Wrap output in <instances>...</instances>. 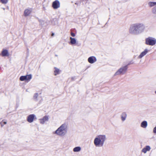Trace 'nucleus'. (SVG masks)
<instances>
[{
	"mask_svg": "<svg viewBox=\"0 0 156 156\" xmlns=\"http://www.w3.org/2000/svg\"><path fill=\"white\" fill-rule=\"evenodd\" d=\"M70 43L73 45L75 44L76 43V40L75 38L70 37Z\"/></svg>",
	"mask_w": 156,
	"mask_h": 156,
	"instance_id": "16",
	"label": "nucleus"
},
{
	"mask_svg": "<svg viewBox=\"0 0 156 156\" xmlns=\"http://www.w3.org/2000/svg\"><path fill=\"white\" fill-rule=\"evenodd\" d=\"M25 76L26 80L30 81V80L32 79V75L31 74H30L29 75H27Z\"/></svg>",
	"mask_w": 156,
	"mask_h": 156,
	"instance_id": "17",
	"label": "nucleus"
},
{
	"mask_svg": "<svg viewBox=\"0 0 156 156\" xmlns=\"http://www.w3.org/2000/svg\"><path fill=\"white\" fill-rule=\"evenodd\" d=\"M81 148L80 147H76L73 149V151L74 152H78L81 150Z\"/></svg>",
	"mask_w": 156,
	"mask_h": 156,
	"instance_id": "18",
	"label": "nucleus"
},
{
	"mask_svg": "<svg viewBox=\"0 0 156 156\" xmlns=\"http://www.w3.org/2000/svg\"><path fill=\"white\" fill-rule=\"evenodd\" d=\"M0 124L1 125V126L2 127L3 126V122H2V121L0 122Z\"/></svg>",
	"mask_w": 156,
	"mask_h": 156,
	"instance_id": "29",
	"label": "nucleus"
},
{
	"mask_svg": "<svg viewBox=\"0 0 156 156\" xmlns=\"http://www.w3.org/2000/svg\"><path fill=\"white\" fill-rule=\"evenodd\" d=\"M152 12L153 14L156 15V5L152 9Z\"/></svg>",
	"mask_w": 156,
	"mask_h": 156,
	"instance_id": "21",
	"label": "nucleus"
},
{
	"mask_svg": "<svg viewBox=\"0 0 156 156\" xmlns=\"http://www.w3.org/2000/svg\"><path fill=\"white\" fill-rule=\"evenodd\" d=\"M106 139V136L105 135H98L94 139V145L96 147H102Z\"/></svg>",
	"mask_w": 156,
	"mask_h": 156,
	"instance_id": "2",
	"label": "nucleus"
},
{
	"mask_svg": "<svg viewBox=\"0 0 156 156\" xmlns=\"http://www.w3.org/2000/svg\"><path fill=\"white\" fill-rule=\"evenodd\" d=\"M156 43V39L154 38L149 37L145 39V44L150 46L154 45Z\"/></svg>",
	"mask_w": 156,
	"mask_h": 156,
	"instance_id": "4",
	"label": "nucleus"
},
{
	"mask_svg": "<svg viewBox=\"0 0 156 156\" xmlns=\"http://www.w3.org/2000/svg\"><path fill=\"white\" fill-rule=\"evenodd\" d=\"M25 76H21L20 78V80L21 81H23L26 80Z\"/></svg>",
	"mask_w": 156,
	"mask_h": 156,
	"instance_id": "22",
	"label": "nucleus"
},
{
	"mask_svg": "<svg viewBox=\"0 0 156 156\" xmlns=\"http://www.w3.org/2000/svg\"><path fill=\"white\" fill-rule=\"evenodd\" d=\"M147 126V122L146 121H144L141 122L140 124L141 126L143 128H146Z\"/></svg>",
	"mask_w": 156,
	"mask_h": 156,
	"instance_id": "14",
	"label": "nucleus"
},
{
	"mask_svg": "<svg viewBox=\"0 0 156 156\" xmlns=\"http://www.w3.org/2000/svg\"><path fill=\"white\" fill-rule=\"evenodd\" d=\"M32 10V9H26L24 11V16H27L30 15Z\"/></svg>",
	"mask_w": 156,
	"mask_h": 156,
	"instance_id": "8",
	"label": "nucleus"
},
{
	"mask_svg": "<svg viewBox=\"0 0 156 156\" xmlns=\"http://www.w3.org/2000/svg\"><path fill=\"white\" fill-rule=\"evenodd\" d=\"M75 78V77H72L71 78V80L73 81L74 80V79Z\"/></svg>",
	"mask_w": 156,
	"mask_h": 156,
	"instance_id": "30",
	"label": "nucleus"
},
{
	"mask_svg": "<svg viewBox=\"0 0 156 156\" xmlns=\"http://www.w3.org/2000/svg\"><path fill=\"white\" fill-rule=\"evenodd\" d=\"M2 56H6L9 55V53L8 51L6 49H3L1 54Z\"/></svg>",
	"mask_w": 156,
	"mask_h": 156,
	"instance_id": "10",
	"label": "nucleus"
},
{
	"mask_svg": "<svg viewBox=\"0 0 156 156\" xmlns=\"http://www.w3.org/2000/svg\"><path fill=\"white\" fill-rule=\"evenodd\" d=\"M8 0H0L2 4H5L8 2Z\"/></svg>",
	"mask_w": 156,
	"mask_h": 156,
	"instance_id": "24",
	"label": "nucleus"
},
{
	"mask_svg": "<svg viewBox=\"0 0 156 156\" xmlns=\"http://www.w3.org/2000/svg\"><path fill=\"white\" fill-rule=\"evenodd\" d=\"M128 67L127 65L122 66L115 73V76L119 75H123L126 73Z\"/></svg>",
	"mask_w": 156,
	"mask_h": 156,
	"instance_id": "5",
	"label": "nucleus"
},
{
	"mask_svg": "<svg viewBox=\"0 0 156 156\" xmlns=\"http://www.w3.org/2000/svg\"><path fill=\"white\" fill-rule=\"evenodd\" d=\"M60 6V3L58 0H56L52 2V7L54 9H56Z\"/></svg>",
	"mask_w": 156,
	"mask_h": 156,
	"instance_id": "6",
	"label": "nucleus"
},
{
	"mask_svg": "<svg viewBox=\"0 0 156 156\" xmlns=\"http://www.w3.org/2000/svg\"><path fill=\"white\" fill-rule=\"evenodd\" d=\"M97 61L96 58L94 56H92L89 57L88 59V61L91 64H93L95 62Z\"/></svg>",
	"mask_w": 156,
	"mask_h": 156,
	"instance_id": "7",
	"label": "nucleus"
},
{
	"mask_svg": "<svg viewBox=\"0 0 156 156\" xmlns=\"http://www.w3.org/2000/svg\"><path fill=\"white\" fill-rule=\"evenodd\" d=\"M38 96V94L37 93H35L33 96V98L34 101H37V98Z\"/></svg>",
	"mask_w": 156,
	"mask_h": 156,
	"instance_id": "20",
	"label": "nucleus"
},
{
	"mask_svg": "<svg viewBox=\"0 0 156 156\" xmlns=\"http://www.w3.org/2000/svg\"><path fill=\"white\" fill-rule=\"evenodd\" d=\"M67 131V126L66 124L64 123L57 129L55 132L54 134L60 136L62 137L66 134Z\"/></svg>",
	"mask_w": 156,
	"mask_h": 156,
	"instance_id": "3",
	"label": "nucleus"
},
{
	"mask_svg": "<svg viewBox=\"0 0 156 156\" xmlns=\"http://www.w3.org/2000/svg\"><path fill=\"white\" fill-rule=\"evenodd\" d=\"M145 28V26L143 23H135L131 25L129 30V32L132 34L138 35L144 31Z\"/></svg>",
	"mask_w": 156,
	"mask_h": 156,
	"instance_id": "1",
	"label": "nucleus"
},
{
	"mask_svg": "<svg viewBox=\"0 0 156 156\" xmlns=\"http://www.w3.org/2000/svg\"><path fill=\"white\" fill-rule=\"evenodd\" d=\"M121 119L122 122L125 121L127 117V114L125 112H122L121 115Z\"/></svg>",
	"mask_w": 156,
	"mask_h": 156,
	"instance_id": "12",
	"label": "nucleus"
},
{
	"mask_svg": "<svg viewBox=\"0 0 156 156\" xmlns=\"http://www.w3.org/2000/svg\"><path fill=\"white\" fill-rule=\"evenodd\" d=\"M153 132L154 134H156V126L153 129Z\"/></svg>",
	"mask_w": 156,
	"mask_h": 156,
	"instance_id": "26",
	"label": "nucleus"
},
{
	"mask_svg": "<svg viewBox=\"0 0 156 156\" xmlns=\"http://www.w3.org/2000/svg\"><path fill=\"white\" fill-rule=\"evenodd\" d=\"M134 63V62L133 61V60L131 61L128 64V65H127V66L128 65H129L130 64H133Z\"/></svg>",
	"mask_w": 156,
	"mask_h": 156,
	"instance_id": "27",
	"label": "nucleus"
},
{
	"mask_svg": "<svg viewBox=\"0 0 156 156\" xmlns=\"http://www.w3.org/2000/svg\"><path fill=\"white\" fill-rule=\"evenodd\" d=\"M148 50L147 49L144 50L142 52L140 55L138 56V58H142L143 56H145L148 52Z\"/></svg>",
	"mask_w": 156,
	"mask_h": 156,
	"instance_id": "11",
	"label": "nucleus"
},
{
	"mask_svg": "<svg viewBox=\"0 0 156 156\" xmlns=\"http://www.w3.org/2000/svg\"><path fill=\"white\" fill-rule=\"evenodd\" d=\"M40 122L42 124H44L45 122H44V121L43 120V119H40Z\"/></svg>",
	"mask_w": 156,
	"mask_h": 156,
	"instance_id": "25",
	"label": "nucleus"
},
{
	"mask_svg": "<svg viewBox=\"0 0 156 156\" xmlns=\"http://www.w3.org/2000/svg\"><path fill=\"white\" fill-rule=\"evenodd\" d=\"M71 35L73 37H74L75 36V34L74 33L72 32H71Z\"/></svg>",
	"mask_w": 156,
	"mask_h": 156,
	"instance_id": "28",
	"label": "nucleus"
},
{
	"mask_svg": "<svg viewBox=\"0 0 156 156\" xmlns=\"http://www.w3.org/2000/svg\"><path fill=\"white\" fill-rule=\"evenodd\" d=\"M148 5L150 7H152L156 5V2H148Z\"/></svg>",
	"mask_w": 156,
	"mask_h": 156,
	"instance_id": "19",
	"label": "nucleus"
},
{
	"mask_svg": "<svg viewBox=\"0 0 156 156\" xmlns=\"http://www.w3.org/2000/svg\"><path fill=\"white\" fill-rule=\"evenodd\" d=\"M3 124H6L7 123V122H6L4 121V122H3Z\"/></svg>",
	"mask_w": 156,
	"mask_h": 156,
	"instance_id": "31",
	"label": "nucleus"
},
{
	"mask_svg": "<svg viewBox=\"0 0 156 156\" xmlns=\"http://www.w3.org/2000/svg\"><path fill=\"white\" fill-rule=\"evenodd\" d=\"M35 115L34 114L29 115L27 117V121L28 122L31 123L33 122Z\"/></svg>",
	"mask_w": 156,
	"mask_h": 156,
	"instance_id": "9",
	"label": "nucleus"
},
{
	"mask_svg": "<svg viewBox=\"0 0 156 156\" xmlns=\"http://www.w3.org/2000/svg\"><path fill=\"white\" fill-rule=\"evenodd\" d=\"M154 93L156 94V90L155 91Z\"/></svg>",
	"mask_w": 156,
	"mask_h": 156,
	"instance_id": "34",
	"label": "nucleus"
},
{
	"mask_svg": "<svg viewBox=\"0 0 156 156\" xmlns=\"http://www.w3.org/2000/svg\"><path fill=\"white\" fill-rule=\"evenodd\" d=\"M55 70L54 71V75L56 76L60 73L61 71L59 69H58L56 67H54Z\"/></svg>",
	"mask_w": 156,
	"mask_h": 156,
	"instance_id": "15",
	"label": "nucleus"
},
{
	"mask_svg": "<svg viewBox=\"0 0 156 156\" xmlns=\"http://www.w3.org/2000/svg\"><path fill=\"white\" fill-rule=\"evenodd\" d=\"M75 5H78V3H77V2L75 3Z\"/></svg>",
	"mask_w": 156,
	"mask_h": 156,
	"instance_id": "32",
	"label": "nucleus"
},
{
	"mask_svg": "<svg viewBox=\"0 0 156 156\" xmlns=\"http://www.w3.org/2000/svg\"><path fill=\"white\" fill-rule=\"evenodd\" d=\"M54 35V33H52V34H51V36H53Z\"/></svg>",
	"mask_w": 156,
	"mask_h": 156,
	"instance_id": "33",
	"label": "nucleus"
},
{
	"mask_svg": "<svg viewBox=\"0 0 156 156\" xmlns=\"http://www.w3.org/2000/svg\"><path fill=\"white\" fill-rule=\"evenodd\" d=\"M42 119L44 122L48 121V117L47 115L44 116Z\"/></svg>",
	"mask_w": 156,
	"mask_h": 156,
	"instance_id": "23",
	"label": "nucleus"
},
{
	"mask_svg": "<svg viewBox=\"0 0 156 156\" xmlns=\"http://www.w3.org/2000/svg\"><path fill=\"white\" fill-rule=\"evenodd\" d=\"M151 147L149 146H147L145 148H143L142 150V151L144 153H146L147 151L150 150Z\"/></svg>",
	"mask_w": 156,
	"mask_h": 156,
	"instance_id": "13",
	"label": "nucleus"
}]
</instances>
